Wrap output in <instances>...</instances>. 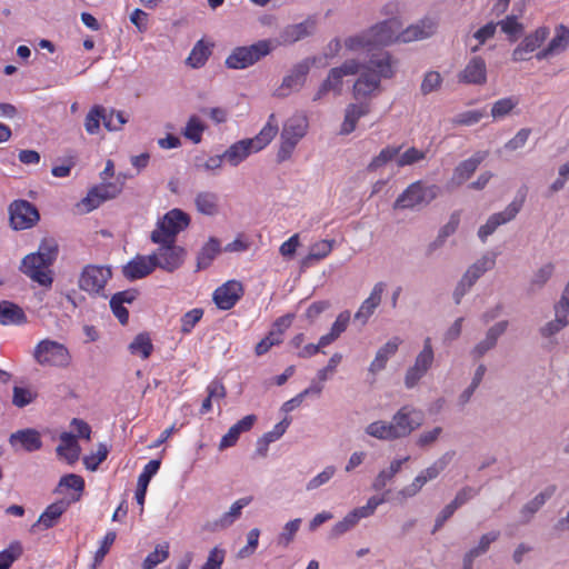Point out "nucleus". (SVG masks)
Returning a JSON list of instances; mask_svg holds the SVG:
<instances>
[{"mask_svg": "<svg viewBox=\"0 0 569 569\" xmlns=\"http://www.w3.org/2000/svg\"><path fill=\"white\" fill-rule=\"evenodd\" d=\"M157 254H137L122 267V274L126 279L133 281L149 276L157 268Z\"/></svg>", "mask_w": 569, "mask_h": 569, "instance_id": "nucleus-17", "label": "nucleus"}, {"mask_svg": "<svg viewBox=\"0 0 569 569\" xmlns=\"http://www.w3.org/2000/svg\"><path fill=\"white\" fill-rule=\"evenodd\" d=\"M251 500V497H247L236 501L228 512L223 513L217 521H214L211 530L226 529L230 527L236 521V519L240 517L242 508L248 506Z\"/></svg>", "mask_w": 569, "mask_h": 569, "instance_id": "nucleus-33", "label": "nucleus"}, {"mask_svg": "<svg viewBox=\"0 0 569 569\" xmlns=\"http://www.w3.org/2000/svg\"><path fill=\"white\" fill-rule=\"evenodd\" d=\"M309 123L307 116L295 113L283 124L281 131V144L277 153L278 162H283L291 157L298 142L306 136Z\"/></svg>", "mask_w": 569, "mask_h": 569, "instance_id": "nucleus-4", "label": "nucleus"}, {"mask_svg": "<svg viewBox=\"0 0 569 569\" xmlns=\"http://www.w3.org/2000/svg\"><path fill=\"white\" fill-rule=\"evenodd\" d=\"M70 502L62 499L57 502L51 503L46 508V510L40 515L38 521L31 526V531H36V528L41 527L47 530L54 527L60 517L67 511Z\"/></svg>", "mask_w": 569, "mask_h": 569, "instance_id": "nucleus-22", "label": "nucleus"}, {"mask_svg": "<svg viewBox=\"0 0 569 569\" xmlns=\"http://www.w3.org/2000/svg\"><path fill=\"white\" fill-rule=\"evenodd\" d=\"M400 23L397 19H389L377 23L368 31L372 47H383L399 40Z\"/></svg>", "mask_w": 569, "mask_h": 569, "instance_id": "nucleus-15", "label": "nucleus"}, {"mask_svg": "<svg viewBox=\"0 0 569 569\" xmlns=\"http://www.w3.org/2000/svg\"><path fill=\"white\" fill-rule=\"evenodd\" d=\"M226 551L219 547L210 550L207 561L202 567L208 569H220L224 560Z\"/></svg>", "mask_w": 569, "mask_h": 569, "instance_id": "nucleus-64", "label": "nucleus"}, {"mask_svg": "<svg viewBox=\"0 0 569 569\" xmlns=\"http://www.w3.org/2000/svg\"><path fill=\"white\" fill-rule=\"evenodd\" d=\"M488 154V151H477L471 158L461 161L453 170L452 181L458 186L462 184L475 173Z\"/></svg>", "mask_w": 569, "mask_h": 569, "instance_id": "nucleus-23", "label": "nucleus"}, {"mask_svg": "<svg viewBox=\"0 0 569 569\" xmlns=\"http://www.w3.org/2000/svg\"><path fill=\"white\" fill-rule=\"evenodd\" d=\"M111 274L110 268L87 266L80 274L79 287L89 293H100Z\"/></svg>", "mask_w": 569, "mask_h": 569, "instance_id": "nucleus-12", "label": "nucleus"}, {"mask_svg": "<svg viewBox=\"0 0 569 569\" xmlns=\"http://www.w3.org/2000/svg\"><path fill=\"white\" fill-rule=\"evenodd\" d=\"M569 325L568 319H565V317H555L553 320L547 322L545 326H542L539 329L540 335L543 338H551L556 336L558 332H560L563 328H566Z\"/></svg>", "mask_w": 569, "mask_h": 569, "instance_id": "nucleus-56", "label": "nucleus"}, {"mask_svg": "<svg viewBox=\"0 0 569 569\" xmlns=\"http://www.w3.org/2000/svg\"><path fill=\"white\" fill-rule=\"evenodd\" d=\"M310 67L311 63L309 59H305L303 61L293 66L289 74L283 78L281 86L277 89L276 96L286 97L290 91L300 90L306 82Z\"/></svg>", "mask_w": 569, "mask_h": 569, "instance_id": "nucleus-14", "label": "nucleus"}, {"mask_svg": "<svg viewBox=\"0 0 569 569\" xmlns=\"http://www.w3.org/2000/svg\"><path fill=\"white\" fill-rule=\"evenodd\" d=\"M441 433H442L441 427H435L431 430L423 431L417 438L416 445L422 449L428 448V447L432 446L439 439Z\"/></svg>", "mask_w": 569, "mask_h": 569, "instance_id": "nucleus-62", "label": "nucleus"}, {"mask_svg": "<svg viewBox=\"0 0 569 569\" xmlns=\"http://www.w3.org/2000/svg\"><path fill=\"white\" fill-rule=\"evenodd\" d=\"M57 253V243L53 240H43L37 252L23 258L20 270L40 286L50 287L53 279L48 268L56 260Z\"/></svg>", "mask_w": 569, "mask_h": 569, "instance_id": "nucleus-2", "label": "nucleus"}, {"mask_svg": "<svg viewBox=\"0 0 569 569\" xmlns=\"http://www.w3.org/2000/svg\"><path fill=\"white\" fill-rule=\"evenodd\" d=\"M360 73L352 91L355 99L370 98L380 90L381 79H390L395 74L393 60L389 52L372 53L368 61L361 63L355 59L346 60L341 66L331 68L320 83L312 101L322 100L329 92L335 97L342 93L343 77Z\"/></svg>", "mask_w": 569, "mask_h": 569, "instance_id": "nucleus-1", "label": "nucleus"}, {"mask_svg": "<svg viewBox=\"0 0 569 569\" xmlns=\"http://www.w3.org/2000/svg\"><path fill=\"white\" fill-rule=\"evenodd\" d=\"M203 316L202 309H192L188 311L182 318H181V332L182 333H189L193 327L201 320Z\"/></svg>", "mask_w": 569, "mask_h": 569, "instance_id": "nucleus-61", "label": "nucleus"}, {"mask_svg": "<svg viewBox=\"0 0 569 569\" xmlns=\"http://www.w3.org/2000/svg\"><path fill=\"white\" fill-rule=\"evenodd\" d=\"M440 192L436 184L427 186L422 181L411 183L395 201L393 209H413L428 206Z\"/></svg>", "mask_w": 569, "mask_h": 569, "instance_id": "nucleus-8", "label": "nucleus"}, {"mask_svg": "<svg viewBox=\"0 0 569 569\" xmlns=\"http://www.w3.org/2000/svg\"><path fill=\"white\" fill-rule=\"evenodd\" d=\"M26 322L27 316L20 306L9 300L0 301V323L2 326H19Z\"/></svg>", "mask_w": 569, "mask_h": 569, "instance_id": "nucleus-28", "label": "nucleus"}, {"mask_svg": "<svg viewBox=\"0 0 569 569\" xmlns=\"http://www.w3.org/2000/svg\"><path fill=\"white\" fill-rule=\"evenodd\" d=\"M553 269L555 267L552 263H547L539 268L532 276L529 290L533 292L537 289H541L551 278Z\"/></svg>", "mask_w": 569, "mask_h": 569, "instance_id": "nucleus-50", "label": "nucleus"}, {"mask_svg": "<svg viewBox=\"0 0 569 569\" xmlns=\"http://www.w3.org/2000/svg\"><path fill=\"white\" fill-rule=\"evenodd\" d=\"M369 102L350 103L346 107L345 119L340 128L341 134H350L355 131L358 120L370 112Z\"/></svg>", "mask_w": 569, "mask_h": 569, "instance_id": "nucleus-25", "label": "nucleus"}, {"mask_svg": "<svg viewBox=\"0 0 569 569\" xmlns=\"http://www.w3.org/2000/svg\"><path fill=\"white\" fill-rule=\"evenodd\" d=\"M169 557V546L166 543V545H158L154 549V551L150 552L143 563H142V567L143 569H153L156 568L159 563L163 562L164 560H167Z\"/></svg>", "mask_w": 569, "mask_h": 569, "instance_id": "nucleus-48", "label": "nucleus"}, {"mask_svg": "<svg viewBox=\"0 0 569 569\" xmlns=\"http://www.w3.org/2000/svg\"><path fill=\"white\" fill-rule=\"evenodd\" d=\"M61 443L57 447V455L64 458L69 463H74L80 456L81 448L77 442L76 436L70 432H63L60 436Z\"/></svg>", "mask_w": 569, "mask_h": 569, "instance_id": "nucleus-31", "label": "nucleus"}, {"mask_svg": "<svg viewBox=\"0 0 569 569\" xmlns=\"http://www.w3.org/2000/svg\"><path fill=\"white\" fill-rule=\"evenodd\" d=\"M23 553L22 543L18 540L12 541L7 549L0 552V569H10L12 563Z\"/></svg>", "mask_w": 569, "mask_h": 569, "instance_id": "nucleus-40", "label": "nucleus"}, {"mask_svg": "<svg viewBox=\"0 0 569 569\" xmlns=\"http://www.w3.org/2000/svg\"><path fill=\"white\" fill-rule=\"evenodd\" d=\"M442 83V78L437 71H429L425 74V78L420 86V91L423 96H427L433 91H437Z\"/></svg>", "mask_w": 569, "mask_h": 569, "instance_id": "nucleus-55", "label": "nucleus"}, {"mask_svg": "<svg viewBox=\"0 0 569 569\" xmlns=\"http://www.w3.org/2000/svg\"><path fill=\"white\" fill-rule=\"evenodd\" d=\"M32 357L42 367L67 368L71 363L68 348L56 340L43 339L34 347Z\"/></svg>", "mask_w": 569, "mask_h": 569, "instance_id": "nucleus-7", "label": "nucleus"}, {"mask_svg": "<svg viewBox=\"0 0 569 569\" xmlns=\"http://www.w3.org/2000/svg\"><path fill=\"white\" fill-rule=\"evenodd\" d=\"M273 49L274 44L270 39L259 40L251 46L237 47L226 59V66L229 69H246L270 54Z\"/></svg>", "mask_w": 569, "mask_h": 569, "instance_id": "nucleus-5", "label": "nucleus"}, {"mask_svg": "<svg viewBox=\"0 0 569 569\" xmlns=\"http://www.w3.org/2000/svg\"><path fill=\"white\" fill-rule=\"evenodd\" d=\"M243 295L241 282L230 280L217 288L213 292V301L219 309L229 310Z\"/></svg>", "mask_w": 569, "mask_h": 569, "instance_id": "nucleus-18", "label": "nucleus"}, {"mask_svg": "<svg viewBox=\"0 0 569 569\" xmlns=\"http://www.w3.org/2000/svg\"><path fill=\"white\" fill-rule=\"evenodd\" d=\"M220 252V241L214 237H210L208 242L198 252L197 270L207 269Z\"/></svg>", "mask_w": 569, "mask_h": 569, "instance_id": "nucleus-32", "label": "nucleus"}, {"mask_svg": "<svg viewBox=\"0 0 569 569\" xmlns=\"http://www.w3.org/2000/svg\"><path fill=\"white\" fill-rule=\"evenodd\" d=\"M456 452L453 450L445 452L440 458H438L431 466L423 470L427 479L429 481L436 479L452 461Z\"/></svg>", "mask_w": 569, "mask_h": 569, "instance_id": "nucleus-43", "label": "nucleus"}, {"mask_svg": "<svg viewBox=\"0 0 569 569\" xmlns=\"http://www.w3.org/2000/svg\"><path fill=\"white\" fill-rule=\"evenodd\" d=\"M128 122V118L122 111L106 109L104 128L109 131L120 130L124 123Z\"/></svg>", "mask_w": 569, "mask_h": 569, "instance_id": "nucleus-57", "label": "nucleus"}, {"mask_svg": "<svg viewBox=\"0 0 569 569\" xmlns=\"http://www.w3.org/2000/svg\"><path fill=\"white\" fill-rule=\"evenodd\" d=\"M332 243L331 240H321L317 243H315L308 253L307 257L303 258L301 261L302 268L310 267L312 261H319L323 258H326L332 250Z\"/></svg>", "mask_w": 569, "mask_h": 569, "instance_id": "nucleus-36", "label": "nucleus"}, {"mask_svg": "<svg viewBox=\"0 0 569 569\" xmlns=\"http://www.w3.org/2000/svg\"><path fill=\"white\" fill-rule=\"evenodd\" d=\"M401 146L399 147H387L385 149H382L378 156H376L371 161L370 163L368 164L367 167V170L368 171H376L377 169L381 168L382 166H385L386 163H388L389 161H391L392 159H395L400 150H401Z\"/></svg>", "mask_w": 569, "mask_h": 569, "instance_id": "nucleus-45", "label": "nucleus"}, {"mask_svg": "<svg viewBox=\"0 0 569 569\" xmlns=\"http://www.w3.org/2000/svg\"><path fill=\"white\" fill-rule=\"evenodd\" d=\"M211 54V51L209 47H207L202 40L198 41L196 46L193 47L191 53L187 58L186 62L188 66L192 68H200L202 67L206 61L208 60L209 56Z\"/></svg>", "mask_w": 569, "mask_h": 569, "instance_id": "nucleus-41", "label": "nucleus"}, {"mask_svg": "<svg viewBox=\"0 0 569 569\" xmlns=\"http://www.w3.org/2000/svg\"><path fill=\"white\" fill-rule=\"evenodd\" d=\"M425 415L412 406L401 407L392 417L396 438H405L423 425Z\"/></svg>", "mask_w": 569, "mask_h": 569, "instance_id": "nucleus-9", "label": "nucleus"}, {"mask_svg": "<svg viewBox=\"0 0 569 569\" xmlns=\"http://www.w3.org/2000/svg\"><path fill=\"white\" fill-rule=\"evenodd\" d=\"M129 350L132 355H140L142 359L150 357L153 346L148 333H139L134 337L132 342L129 345Z\"/></svg>", "mask_w": 569, "mask_h": 569, "instance_id": "nucleus-39", "label": "nucleus"}, {"mask_svg": "<svg viewBox=\"0 0 569 569\" xmlns=\"http://www.w3.org/2000/svg\"><path fill=\"white\" fill-rule=\"evenodd\" d=\"M257 417L254 415H248L233 425L228 432L222 437L219 443V450H224L234 446L242 432L249 431L254 425Z\"/></svg>", "mask_w": 569, "mask_h": 569, "instance_id": "nucleus-27", "label": "nucleus"}, {"mask_svg": "<svg viewBox=\"0 0 569 569\" xmlns=\"http://www.w3.org/2000/svg\"><path fill=\"white\" fill-rule=\"evenodd\" d=\"M106 108L99 104L93 106L84 119V128L89 134H97L100 130V122L104 123Z\"/></svg>", "mask_w": 569, "mask_h": 569, "instance_id": "nucleus-37", "label": "nucleus"}, {"mask_svg": "<svg viewBox=\"0 0 569 569\" xmlns=\"http://www.w3.org/2000/svg\"><path fill=\"white\" fill-rule=\"evenodd\" d=\"M197 210L206 216H216L219 212V196L211 191H202L196 196Z\"/></svg>", "mask_w": 569, "mask_h": 569, "instance_id": "nucleus-34", "label": "nucleus"}, {"mask_svg": "<svg viewBox=\"0 0 569 569\" xmlns=\"http://www.w3.org/2000/svg\"><path fill=\"white\" fill-rule=\"evenodd\" d=\"M433 362V350L431 346V339L428 337L423 341V349L416 357L415 365L420 367L422 370L428 371Z\"/></svg>", "mask_w": 569, "mask_h": 569, "instance_id": "nucleus-52", "label": "nucleus"}, {"mask_svg": "<svg viewBox=\"0 0 569 569\" xmlns=\"http://www.w3.org/2000/svg\"><path fill=\"white\" fill-rule=\"evenodd\" d=\"M408 460L409 457L393 460L390 463L389 468L381 470L372 483L373 489L377 491L383 489L387 486L388 481H390L401 470L402 463H405Z\"/></svg>", "mask_w": 569, "mask_h": 569, "instance_id": "nucleus-35", "label": "nucleus"}, {"mask_svg": "<svg viewBox=\"0 0 569 569\" xmlns=\"http://www.w3.org/2000/svg\"><path fill=\"white\" fill-rule=\"evenodd\" d=\"M204 130L206 124L197 116H191L182 133L193 143H200L202 140V132Z\"/></svg>", "mask_w": 569, "mask_h": 569, "instance_id": "nucleus-44", "label": "nucleus"}, {"mask_svg": "<svg viewBox=\"0 0 569 569\" xmlns=\"http://www.w3.org/2000/svg\"><path fill=\"white\" fill-rule=\"evenodd\" d=\"M278 124L276 122V116L272 113L269 117L267 124L262 130L252 139H243L231 144L224 152L223 157L226 161L237 167L243 160H246L253 151L263 149L277 134Z\"/></svg>", "mask_w": 569, "mask_h": 569, "instance_id": "nucleus-3", "label": "nucleus"}, {"mask_svg": "<svg viewBox=\"0 0 569 569\" xmlns=\"http://www.w3.org/2000/svg\"><path fill=\"white\" fill-rule=\"evenodd\" d=\"M426 157V151L417 149L416 147H410L405 152H399L396 162L398 167L412 166L417 162L425 160Z\"/></svg>", "mask_w": 569, "mask_h": 569, "instance_id": "nucleus-47", "label": "nucleus"}, {"mask_svg": "<svg viewBox=\"0 0 569 569\" xmlns=\"http://www.w3.org/2000/svg\"><path fill=\"white\" fill-rule=\"evenodd\" d=\"M401 339L399 337H393L387 343H385L376 355V358L371 362L369 367V371L372 375L378 373L379 371L386 368V365L390 357H392L397 351L401 343Z\"/></svg>", "mask_w": 569, "mask_h": 569, "instance_id": "nucleus-29", "label": "nucleus"}, {"mask_svg": "<svg viewBox=\"0 0 569 569\" xmlns=\"http://www.w3.org/2000/svg\"><path fill=\"white\" fill-rule=\"evenodd\" d=\"M160 465H161L160 460H157V459L150 460L144 466L142 473L138 478L136 499H137V502L141 506V512L143 511V503H144V498H146V493H147V488L149 486L151 478L158 472Z\"/></svg>", "mask_w": 569, "mask_h": 569, "instance_id": "nucleus-30", "label": "nucleus"}, {"mask_svg": "<svg viewBox=\"0 0 569 569\" xmlns=\"http://www.w3.org/2000/svg\"><path fill=\"white\" fill-rule=\"evenodd\" d=\"M508 325L507 320H501L491 326L486 332V338L471 350L470 353L473 359H481L488 351L493 349L497 346L498 339L506 332Z\"/></svg>", "mask_w": 569, "mask_h": 569, "instance_id": "nucleus-20", "label": "nucleus"}, {"mask_svg": "<svg viewBox=\"0 0 569 569\" xmlns=\"http://www.w3.org/2000/svg\"><path fill=\"white\" fill-rule=\"evenodd\" d=\"M521 207L522 201H513L503 211L491 214L488 218L487 222L483 226H481L478 230V237L480 238V240L485 242L487 238L490 234H492L499 226L505 224L515 219L518 212L520 211Z\"/></svg>", "mask_w": 569, "mask_h": 569, "instance_id": "nucleus-16", "label": "nucleus"}, {"mask_svg": "<svg viewBox=\"0 0 569 569\" xmlns=\"http://www.w3.org/2000/svg\"><path fill=\"white\" fill-rule=\"evenodd\" d=\"M123 180H120L118 178L116 182H108L96 186L92 189H90L87 197L82 200L81 203L86 207V210L88 212L92 211L104 201L118 197L123 189Z\"/></svg>", "mask_w": 569, "mask_h": 569, "instance_id": "nucleus-11", "label": "nucleus"}, {"mask_svg": "<svg viewBox=\"0 0 569 569\" xmlns=\"http://www.w3.org/2000/svg\"><path fill=\"white\" fill-rule=\"evenodd\" d=\"M569 43V29L565 26H560L557 30V34L548 43L550 49L556 52L559 49H565Z\"/></svg>", "mask_w": 569, "mask_h": 569, "instance_id": "nucleus-63", "label": "nucleus"}, {"mask_svg": "<svg viewBox=\"0 0 569 569\" xmlns=\"http://www.w3.org/2000/svg\"><path fill=\"white\" fill-rule=\"evenodd\" d=\"M109 453V449L104 443H99L98 450L96 453L90 456H86L83 458V463L88 470L94 471L98 469L100 463H102Z\"/></svg>", "mask_w": 569, "mask_h": 569, "instance_id": "nucleus-53", "label": "nucleus"}, {"mask_svg": "<svg viewBox=\"0 0 569 569\" xmlns=\"http://www.w3.org/2000/svg\"><path fill=\"white\" fill-rule=\"evenodd\" d=\"M517 104L518 100L513 97L500 99L493 103L491 108V116L495 119L502 118L509 114Z\"/></svg>", "mask_w": 569, "mask_h": 569, "instance_id": "nucleus-54", "label": "nucleus"}, {"mask_svg": "<svg viewBox=\"0 0 569 569\" xmlns=\"http://www.w3.org/2000/svg\"><path fill=\"white\" fill-rule=\"evenodd\" d=\"M549 30L545 27L538 28L533 33L527 36L520 43L527 52H533L547 39Z\"/></svg>", "mask_w": 569, "mask_h": 569, "instance_id": "nucleus-49", "label": "nucleus"}, {"mask_svg": "<svg viewBox=\"0 0 569 569\" xmlns=\"http://www.w3.org/2000/svg\"><path fill=\"white\" fill-rule=\"evenodd\" d=\"M458 81L466 84L483 86L487 82V64L481 57H473L458 76Z\"/></svg>", "mask_w": 569, "mask_h": 569, "instance_id": "nucleus-19", "label": "nucleus"}, {"mask_svg": "<svg viewBox=\"0 0 569 569\" xmlns=\"http://www.w3.org/2000/svg\"><path fill=\"white\" fill-rule=\"evenodd\" d=\"M9 443L12 447L21 445V447L28 451H37L41 449L42 441L40 432L32 428L21 429L10 435Z\"/></svg>", "mask_w": 569, "mask_h": 569, "instance_id": "nucleus-24", "label": "nucleus"}, {"mask_svg": "<svg viewBox=\"0 0 569 569\" xmlns=\"http://www.w3.org/2000/svg\"><path fill=\"white\" fill-rule=\"evenodd\" d=\"M36 399V395L31 390L22 387H13L12 389V405L18 408H23Z\"/></svg>", "mask_w": 569, "mask_h": 569, "instance_id": "nucleus-58", "label": "nucleus"}, {"mask_svg": "<svg viewBox=\"0 0 569 569\" xmlns=\"http://www.w3.org/2000/svg\"><path fill=\"white\" fill-rule=\"evenodd\" d=\"M9 214L14 230L29 229L40 219L37 207L27 200H14L9 207Z\"/></svg>", "mask_w": 569, "mask_h": 569, "instance_id": "nucleus-10", "label": "nucleus"}, {"mask_svg": "<svg viewBox=\"0 0 569 569\" xmlns=\"http://www.w3.org/2000/svg\"><path fill=\"white\" fill-rule=\"evenodd\" d=\"M190 224V216L181 209H172L157 223V229L151 232L152 242H176L178 233Z\"/></svg>", "mask_w": 569, "mask_h": 569, "instance_id": "nucleus-6", "label": "nucleus"}, {"mask_svg": "<svg viewBox=\"0 0 569 569\" xmlns=\"http://www.w3.org/2000/svg\"><path fill=\"white\" fill-rule=\"evenodd\" d=\"M300 525H301L300 518H297V519H293V520L287 522L286 526L283 527L282 532L278 537V540H277L278 545L282 546L284 548L288 547L290 545V542L293 541L295 536L300 528Z\"/></svg>", "mask_w": 569, "mask_h": 569, "instance_id": "nucleus-51", "label": "nucleus"}, {"mask_svg": "<svg viewBox=\"0 0 569 569\" xmlns=\"http://www.w3.org/2000/svg\"><path fill=\"white\" fill-rule=\"evenodd\" d=\"M557 491L556 485L547 486L541 492L535 496L530 501L525 503L520 511V523H529L535 515L542 508V506L549 500Z\"/></svg>", "mask_w": 569, "mask_h": 569, "instance_id": "nucleus-21", "label": "nucleus"}, {"mask_svg": "<svg viewBox=\"0 0 569 569\" xmlns=\"http://www.w3.org/2000/svg\"><path fill=\"white\" fill-rule=\"evenodd\" d=\"M160 244L158 250L153 253L157 254V267L168 271L172 272L176 269H178L182 262L183 258L186 256V250L182 247L176 246V242L172 243H163V242H157Z\"/></svg>", "mask_w": 569, "mask_h": 569, "instance_id": "nucleus-13", "label": "nucleus"}, {"mask_svg": "<svg viewBox=\"0 0 569 569\" xmlns=\"http://www.w3.org/2000/svg\"><path fill=\"white\" fill-rule=\"evenodd\" d=\"M366 432L380 440H395L396 435L392 427V422H386L382 420L375 421L366 428Z\"/></svg>", "mask_w": 569, "mask_h": 569, "instance_id": "nucleus-38", "label": "nucleus"}, {"mask_svg": "<svg viewBox=\"0 0 569 569\" xmlns=\"http://www.w3.org/2000/svg\"><path fill=\"white\" fill-rule=\"evenodd\" d=\"M355 516L350 511L341 521L337 522L332 527L329 538L336 539L352 529L358 523Z\"/></svg>", "mask_w": 569, "mask_h": 569, "instance_id": "nucleus-59", "label": "nucleus"}, {"mask_svg": "<svg viewBox=\"0 0 569 569\" xmlns=\"http://www.w3.org/2000/svg\"><path fill=\"white\" fill-rule=\"evenodd\" d=\"M497 26H500L502 32L509 36L510 41H516L523 32V26L517 21L516 16H507Z\"/></svg>", "mask_w": 569, "mask_h": 569, "instance_id": "nucleus-46", "label": "nucleus"}, {"mask_svg": "<svg viewBox=\"0 0 569 569\" xmlns=\"http://www.w3.org/2000/svg\"><path fill=\"white\" fill-rule=\"evenodd\" d=\"M383 291L385 283H376L370 296L362 302L359 310L356 312L355 320L360 321L362 325L367 323L369 317L375 312L376 308L380 305Z\"/></svg>", "mask_w": 569, "mask_h": 569, "instance_id": "nucleus-26", "label": "nucleus"}, {"mask_svg": "<svg viewBox=\"0 0 569 569\" xmlns=\"http://www.w3.org/2000/svg\"><path fill=\"white\" fill-rule=\"evenodd\" d=\"M311 33L309 30V23L308 22H301L292 26H288L282 34L281 38L283 42L293 43L297 42L306 37H308Z\"/></svg>", "mask_w": 569, "mask_h": 569, "instance_id": "nucleus-42", "label": "nucleus"}, {"mask_svg": "<svg viewBox=\"0 0 569 569\" xmlns=\"http://www.w3.org/2000/svg\"><path fill=\"white\" fill-rule=\"evenodd\" d=\"M383 502H385V498H379V497L373 496L367 501L366 506L355 508L351 511V513L356 515L355 517H356L357 521H359L361 518H367V517L373 515L377 507Z\"/></svg>", "mask_w": 569, "mask_h": 569, "instance_id": "nucleus-60", "label": "nucleus"}]
</instances>
